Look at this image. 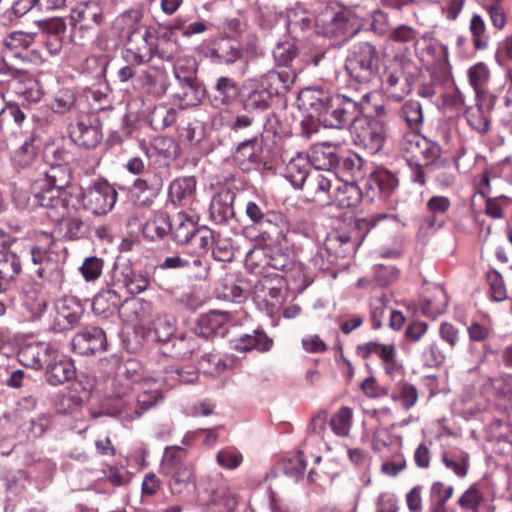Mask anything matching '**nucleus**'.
<instances>
[{
    "label": "nucleus",
    "mask_w": 512,
    "mask_h": 512,
    "mask_svg": "<svg viewBox=\"0 0 512 512\" xmlns=\"http://www.w3.org/2000/svg\"><path fill=\"white\" fill-rule=\"evenodd\" d=\"M150 284L148 277L140 272L133 271L125 266L114 269V285H122L130 294H139L145 291Z\"/></svg>",
    "instance_id": "nucleus-20"
},
{
    "label": "nucleus",
    "mask_w": 512,
    "mask_h": 512,
    "mask_svg": "<svg viewBox=\"0 0 512 512\" xmlns=\"http://www.w3.org/2000/svg\"><path fill=\"white\" fill-rule=\"evenodd\" d=\"M272 249L268 247H254L246 253V266L260 275H273L269 272V260Z\"/></svg>",
    "instance_id": "nucleus-33"
},
{
    "label": "nucleus",
    "mask_w": 512,
    "mask_h": 512,
    "mask_svg": "<svg viewBox=\"0 0 512 512\" xmlns=\"http://www.w3.org/2000/svg\"><path fill=\"white\" fill-rule=\"evenodd\" d=\"M54 351L55 349L48 343L30 342L20 347L17 358L23 366L39 370L51 360Z\"/></svg>",
    "instance_id": "nucleus-13"
},
{
    "label": "nucleus",
    "mask_w": 512,
    "mask_h": 512,
    "mask_svg": "<svg viewBox=\"0 0 512 512\" xmlns=\"http://www.w3.org/2000/svg\"><path fill=\"white\" fill-rule=\"evenodd\" d=\"M391 398L394 401H400L405 410L411 409L418 400L417 388L407 382H400L397 385V390L392 393Z\"/></svg>",
    "instance_id": "nucleus-53"
},
{
    "label": "nucleus",
    "mask_w": 512,
    "mask_h": 512,
    "mask_svg": "<svg viewBox=\"0 0 512 512\" xmlns=\"http://www.w3.org/2000/svg\"><path fill=\"white\" fill-rule=\"evenodd\" d=\"M475 105L466 108L465 116L469 126L479 133L489 129L490 112L495 105V96L475 97Z\"/></svg>",
    "instance_id": "nucleus-15"
},
{
    "label": "nucleus",
    "mask_w": 512,
    "mask_h": 512,
    "mask_svg": "<svg viewBox=\"0 0 512 512\" xmlns=\"http://www.w3.org/2000/svg\"><path fill=\"white\" fill-rule=\"evenodd\" d=\"M0 74L10 76L14 80L19 79L16 83V93L23 96L27 102H38L41 99L43 93L39 84L34 79L28 78L21 69L3 62L0 64Z\"/></svg>",
    "instance_id": "nucleus-16"
},
{
    "label": "nucleus",
    "mask_w": 512,
    "mask_h": 512,
    "mask_svg": "<svg viewBox=\"0 0 512 512\" xmlns=\"http://www.w3.org/2000/svg\"><path fill=\"white\" fill-rule=\"evenodd\" d=\"M75 104V94L70 89H62L58 91L51 100L49 106L51 110L58 114H64L71 110Z\"/></svg>",
    "instance_id": "nucleus-57"
},
{
    "label": "nucleus",
    "mask_w": 512,
    "mask_h": 512,
    "mask_svg": "<svg viewBox=\"0 0 512 512\" xmlns=\"http://www.w3.org/2000/svg\"><path fill=\"white\" fill-rule=\"evenodd\" d=\"M19 256L10 249L0 253V278L12 283L21 273Z\"/></svg>",
    "instance_id": "nucleus-41"
},
{
    "label": "nucleus",
    "mask_w": 512,
    "mask_h": 512,
    "mask_svg": "<svg viewBox=\"0 0 512 512\" xmlns=\"http://www.w3.org/2000/svg\"><path fill=\"white\" fill-rule=\"evenodd\" d=\"M272 100L269 93L257 83L248 94L242 96V106L249 113L262 112L270 107Z\"/></svg>",
    "instance_id": "nucleus-31"
},
{
    "label": "nucleus",
    "mask_w": 512,
    "mask_h": 512,
    "mask_svg": "<svg viewBox=\"0 0 512 512\" xmlns=\"http://www.w3.org/2000/svg\"><path fill=\"white\" fill-rule=\"evenodd\" d=\"M32 200L34 206L55 210L59 216H63L67 209V201L60 194H33Z\"/></svg>",
    "instance_id": "nucleus-54"
},
{
    "label": "nucleus",
    "mask_w": 512,
    "mask_h": 512,
    "mask_svg": "<svg viewBox=\"0 0 512 512\" xmlns=\"http://www.w3.org/2000/svg\"><path fill=\"white\" fill-rule=\"evenodd\" d=\"M84 207L94 215L108 213L117 201V194H79Z\"/></svg>",
    "instance_id": "nucleus-30"
},
{
    "label": "nucleus",
    "mask_w": 512,
    "mask_h": 512,
    "mask_svg": "<svg viewBox=\"0 0 512 512\" xmlns=\"http://www.w3.org/2000/svg\"><path fill=\"white\" fill-rule=\"evenodd\" d=\"M116 395L111 403L113 414L124 421L141 417L163 400V381L160 378L143 377L136 370V363L128 362L118 374Z\"/></svg>",
    "instance_id": "nucleus-1"
},
{
    "label": "nucleus",
    "mask_w": 512,
    "mask_h": 512,
    "mask_svg": "<svg viewBox=\"0 0 512 512\" xmlns=\"http://www.w3.org/2000/svg\"><path fill=\"white\" fill-rule=\"evenodd\" d=\"M398 185L396 176L388 170H378L373 172L366 182V187L370 191L392 192Z\"/></svg>",
    "instance_id": "nucleus-43"
},
{
    "label": "nucleus",
    "mask_w": 512,
    "mask_h": 512,
    "mask_svg": "<svg viewBox=\"0 0 512 512\" xmlns=\"http://www.w3.org/2000/svg\"><path fill=\"white\" fill-rule=\"evenodd\" d=\"M400 118L405 121L411 131L420 132L424 114L422 105L416 100L406 101L399 110Z\"/></svg>",
    "instance_id": "nucleus-38"
},
{
    "label": "nucleus",
    "mask_w": 512,
    "mask_h": 512,
    "mask_svg": "<svg viewBox=\"0 0 512 512\" xmlns=\"http://www.w3.org/2000/svg\"><path fill=\"white\" fill-rule=\"evenodd\" d=\"M493 394L497 401L512 408V374H502L491 379Z\"/></svg>",
    "instance_id": "nucleus-47"
},
{
    "label": "nucleus",
    "mask_w": 512,
    "mask_h": 512,
    "mask_svg": "<svg viewBox=\"0 0 512 512\" xmlns=\"http://www.w3.org/2000/svg\"><path fill=\"white\" fill-rule=\"evenodd\" d=\"M72 348L81 355L106 350V335L99 327H88L78 332L72 339Z\"/></svg>",
    "instance_id": "nucleus-14"
},
{
    "label": "nucleus",
    "mask_w": 512,
    "mask_h": 512,
    "mask_svg": "<svg viewBox=\"0 0 512 512\" xmlns=\"http://www.w3.org/2000/svg\"><path fill=\"white\" fill-rule=\"evenodd\" d=\"M236 90L237 84L233 79L225 76L219 77L216 81L215 93L210 99L212 106L221 108L229 105L235 97Z\"/></svg>",
    "instance_id": "nucleus-34"
},
{
    "label": "nucleus",
    "mask_w": 512,
    "mask_h": 512,
    "mask_svg": "<svg viewBox=\"0 0 512 512\" xmlns=\"http://www.w3.org/2000/svg\"><path fill=\"white\" fill-rule=\"evenodd\" d=\"M273 346V340L262 329H256L253 334H243L233 340V348L239 352H247L253 349L259 352H268Z\"/></svg>",
    "instance_id": "nucleus-25"
},
{
    "label": "nucleus",
    "mask_w": 512,
    "mask_h": 512,
    "mask_svg": "<svg viewBox=\"0 0 512 512\" xmlns=\"http://www.w3.org/2000/svg\"><path fill=\"white\" fill-rule=\"evenodd\" d=\"M346 70L359 83L372 81L379 72V54L368 42L355 44L346 58Z\"/></svg>",
    "instance_id": "nucleus-3"
},
{
    "label": "nucleus",
    "mask_w": 512,
    "mask_h": 512,
    "mask_svg": "<svg viewBox=\"0 0 512 512\" xmlns=\"http://www.w3.org/2000/svg\"><path fill=\"white\" fill-rule=\"evenodd\" d=\"M44 368L45 379L52 386L62 385L75 376L74 364L59 354L57 350L53 352L51 360L47 361Z\"/></svg>",
    "instance_id": "nucleus-18"
},
{
    "label": "nucleus",
    "mask_w": 512,
    "mask_h": 512,
    "mask_svg": "<svg viewBox=\"0 0 512 512\" xmlns=\"http://www.w3.org/2000/svg\"><path fill=\"white\" fill-rule=\"evenodd\" d=\"M446 468L452 470L458 477H465L469 468V455L466 452L459 451L445 453L442 457Z\"/></svg>",
    "instance_id": "nucleus-52"
},
{
    "label": "nucleus",
    "mask_w": 512,
    "mask_h": 512,
    "mask_svg": "<svg viewBox=\"0 0 512 512\" xmlns=\"http://www.w3.org/2000/svg\"><path fill=\"white\" fill-rule=\"evenodd\" d=\"M468 78L471 87L475 92V97L493 96L486 90L490 79L488 66L483 62H478L468 69Z\"/></svg>",
    "instance_id": "nucleus-35"
},
{
    "label": "nucleus",
    "mask_w": 512,
    "mask_h": 512,
    "mask_svg": "<svg viewBox=\"0 0 512 512\" xmlns=\"http://www.w3.org/2000/svg\"><path fill=\"white\" fill-rule=\"evenodd\" d=\"M312 20L304 12L291 11L287 16V28L291 34L295 37L298 36V32H303L311 28Z\"/></svg>",
    "instance_id": "nucleus-61"
},
{
    "label": "nucleus",
    "mask_w": 512,
    "mask_h": 512,
    "mask_svg": "<svg viewBox=\"0 0 512 512\" xmlns=\"http://www.w3.org/2000/svg\"><path fill=\"white\" fill-rule=\"evenodd\" d=\"M283 284L278 273L265 275L255 283L253 300L260 311L271 317L280 311L285 301Z\"/></svg>",
    "instance_id": "nucleus-6"
},
{
    "label": "nucleus",
    "mask_w": 512,
    "mask_h": 512,
    "mask_svg": "<svg viewBox=\"0 0 512 512\" xmlns=\"http://www.w3.org/2000/svg\"><path fill=\"white\" fill-rule=\"evenodd\" d=\"M139 80L142 88L148 94L159 96L166 91L164 76L155 69L144 71Z\"/></svg>",
    "instance_id": "nucleus-48"
},
{
    "label": "nucleus",
    "mask_w": 512,
    "mask_h": 512,
    "mask_svg": "<svg viewBox=\"0 0 512 512\" xmlns=\"http://www.w3.org/2000/svg\"><path fill=\"white\" fill-rule=\"evenodd\" d=\"M70 179L69 170L60 164H56L51 165L45 172L42 182L45 184L47 192L53 189L62 191L68 187Z\"/></svg>",
    "instance_id": "nucleus-39"
},
{
    "label": "nucleus",
    "mask_w": 512,
    "mask_h": 512,
    "mask_svg": "<svg viewBox=\"0 0 512 512\" xmlns=\"http://www.w3.org/2000/svg\"><path fill=\"white\" fill-rule=\"evenodd\" d=\"M58 227L65 239L74 240L83 235L84 223L79 218H66L59 222Z\"/></svg>",
    "instance_id": "nucleus-64"
},
{
    "label": "nucleus",
    "mask_w": 512,
    "mask_h": 512,
    "mask_svg": "<svg viewBox=\"0 0 512 512\" xmlns=\"http://www.w3.org/2000/svg\"><path fill=\"white\" fill-rule=\"evenodd\" d=\"M355 145L370 155L381 151L387 139L386 126L381 119L359 114L351 127Z\"/></svg>",
    "instance_id": "nucleus-5"
},
{
    "label": "nucleus",
    "mask_w": 512,
    "mask_h": 512,
    "mask_svg": "<svg viewBox=\"0 0 512 512\" xmlns=\"http://www.w3.org/2000/svg\"><path fill=\"white\" fill-rule=\"evenodd\" d=\"M229 320L230 314L228 312L212 310L199 318L196 334L204 338H209L213 335L224 336Z\"/></svg>",
    "instance_id": "nucleus-19"
},
{
    "label": "nucleus",
    "mask_w": 512,
    "mask_h": 512,
    "mask_svg": "<svg viewBox=\"0 0 512 512\" xmlns=\"http://www.w3.org/2000/svg\"><path fill=\"white\" fill-rule=\"evenodd\" d=\"M270 151L264 144L263 135L240 142L234 152V159L242 170L270 169Z\"/></svg>",
    "instance_id": "nucleus-9"
},
{
    "label": "nucleus",
    "mask_w": 512,
    "mask_h": 512,
    "mask_svg": "<svg viewBox=\"0 0 512 512\" xmlns=\"http://www.w3.org/2000/svg\"><path fill=\"white\" fill-rule=\"evenodd\" d=\"M237 505L238 497L226 483L211 488L209 507L212 512H234Z\"/></svg>",
    "instance_id": "nucleus-23"
},
{
    "label": "nucleus",
    "mask_w": 512,
    "mask_h": 512,
    "mask_svg": "<svg viewBox=\"0 0 512 512\" xmlns=\"http://www.w3.org/2000/svg\"><path fill=\"white\" fill-rule=\"evenodd\" d=\"M309 166V159L302 153H297L286 164L285 177L294 189H302L309 180Z\"/></svg>",
    "instance_id": "nucleus-24"
},
{
    "label": "nucleus",
    "mask_w": 512,
    "mask_h": 512,
    "mask_svg": "<svg viewBox=\"0 0 512 512\" xmlns=\"http://www.w3.org/2000/svg\"><path fill=\"white\" fill-rule=\"evenodd\" d=\"M161 378L164 385L173 387L177 384H189L198 379V371L193 367H169Z\"/></svg>",
    "instance_id": "nucleus-46"
},
{
    "label": "nucleus",
    "mask_w": 512,
    "mask_h": 512,
    "mask_svg": "<svg viewBox=\"0 0 512 512\" xmlns=\"http://www.w3.org/2000/svg\"><path fill=\"white\" fill-rule=\"evenodd\" d=\"M157 34V30L153 26L143 24L141 29L128 40L127 44L136 45L140 50H142V52H146L154 58L155 51H157L154 37H157Z\"/></svg>",
    "instance_id": "nucleus-42"
},
{
    "label": "nucleus",
    "mask_w": 512,
    "mask_h": 512,
    "mask_svg": "<svg viewBox=\"0 0 512 512\" xmlns=\"http://www.w3.org/2000/svg\"><path fill=\"white\" fill-rule=\"evenodd\" d=\"M176 121V111L165 105L156 106L150 114V124L154 130H164Z\"/></svg>",
    "instance_id": "nucleus-51"
},
{
    "label": "nucleus",
    "mask_w": 512,
    "mask_h": 512,
    "mask_svg": "<svg viewBox=\"0 0 512 512\" xmlns=\"http://www.w3.org/2000/svg\"><path fill=\"white\" fill-rule=\"evenodd\" d=\"M186 456V450L178 447L166 453L162 460L161 469L171 477L170 487L174 494L181 493L194 480L193 467Z\"/></svg>",
    "instance_id": "nucleus-8"
},
{
    "label": "nucleus",
    "mask_w": 512,
    "mask_h": 512,
    "mask_svg": "<svg viewBox=\"0 0 512 512\" xmlns=\"http://www.w3.org/2000/svg\"><path fill=\"white\" fill-rule=\"evenodd\" d=\"M144 11L140 8H129L118 14L112 22V31L121 38L131 39L143 25Z\"/></svg>",
    "instance_id": "nucleus-17"
},
{
    "label": "nucleus",
    "mask_w": 512,
    "mask_h": 512,
    "mask_svg": "<svg viewBox=\"0 0 512 512\" xmlns=\"http://www.w3.org/2000/svg\"><path fill=\"white\" fill-rule=\"evenodd\" d=\"M170 235L177 244L189 243L197 232V223L185 213H178L170 221Z\"/></svg>",
    "instance_id": "nucleus-26"
},
{
    "label": "nucleus",
    "mask_w": 512,
    "mask_h": 512,
    "mask_svg": "<svg viewBox=\"0 0 512 512\" xmlns=\"http://www.w3.org/2000/svg\"><path fill=\"white\" fill-rule=\"evenodd\" d=\"M447 305L448 299L445 290L441 286H435L432 296L421 300L419 309L424 316L436 319L446 312Z\"/></svg>",
    "instance_id": "nucleus-28"
},
{
    "label": "nucleus",
    "mask_w": 512,
    "mask_h": 512,
    "mask_svg": "<svg viewBox=\"0 0 512 512\" xmlns=\"http://www.w3.org/2000/svg\"><path fill=\"white\" fill-rule=\"evenodd\" d=\"M76 143L87 148H94L101 141L102 134L98 127L86 125L83 122L77 123L72 131Z\"/></svg>",
    "instance_id": "nucleus-45"
},
{
    "label": "nucleus",
    "mask_w": 512,
    "mask_h": 512,
    "mask_svg": "<svg viewBox=\"0 0 512 512\" xmlns=\"http://www.w3.org/2000/svg\"><path fill=\"white\" fill-rule=\"evenodd\" d=\"M175 331L176 320L173 316L167 314L158 315L153 320L150 328V333L154 334L155 339L165 345H169Z\"/></svg>",
    "instance_id": "nucleus-36"
},
{
    "label": "nucleus",
    "mask_w": 512,
    "mask_h": 512,
    "mask_svg": "<svg viewBox=\"0 0 512 512\" xmlns=\"http://www.w3.org/2000/svg\"><path fill=\"white\" fill-rule=\"evenodd\" d=\"M296 80V72L290 68L272 69L263 74L258 84L275 98L287 93Z\"/></svg>",
    "instance_id": "nucleus-11"
},
{
    "label": "nucleus",
    "mask_w": 512,
    "mask_h": 512,
    "mask_svg": "<svg viewBox=\"0 0 512 512\" xmlns=\"http://www.w3.org/2000/svg\"><path fill=\"white\" fill-rule=\"evenodd\" d=\"M232 194H215L210 202V215L216 223H224L234 215Z\"/></svg>",
    "instance_id": "nucleus-37"
},
{
    "label": "nucleus",
    "mask_w": 512,
    "mask_h": 512,
    "mask_svg": "<svg viewBox=\"0 0 512 512\" xmlns=\"http://www.w3.org/2000/svg\"><path fill=\"white\" fill-rule=\"evenodd\" d=\"M33 37L29 34L17 31L10 34L5 40L6 47L15 57L16 52L26 51L32 44Z\"/></svg>",
    "instance_id": "nucleus-63"
},
{
    "label": "nucleus",
    "mask_w": 512,
    "mask_h": 512,
    "mask_svg": "<svg viewBox=\"0 0 512 512\" xmlns=\"http://www.w3.org/2000/svg\"><path fill=\"white\" fill-rule=\"evenodd\" d=\"M353 419V411L351 408L344 406L340 408L335 414L332 415L329 425L332 431L340 436L345 437L349 435Z\"/></svg>",
    "instance_id": "nucleus-49"
},
{
    "label": "nucleus",
    "mask_w": 512,
    "mask_h": 512,
    "mask_svg": "<svg viewBox=\"0 0 512 512\" xmlns=\"http://www.w3.org/2000/svg\"><path fill=\"white\" fill-rule=\"evenodd\" d=\"M309 163L317 171L330 170L338 164V156L336 148L330 143H317L314 144L306 155Z\"/></svg>",
    "instance_id": "nucleus-22"
},
{
    "label": "nucleus",
    "mask_w": 512,
    "mask_h": 512,
    "mask_svg": "<svg viewBox=\"0 0 512 512\" xmlns=\"http://www.w3.org/2000/svg\"><path fill=\"white\" fill-rule=\"evenodd\" d=\"M216 461L222 468L234 470L241 465L243 456L236 448L226 447L217 453Z\"/></svg>",
    "instance_id": "nucleus-59"
},
{
    "label": "nucleus",
    "mask_w": 512,
    "mask_h": 512,
    "mask_svg": "<svg viewBox=\"0 0 512 512\" xmlns=\"http://www.w3.org/2000/svg\"><path fill=\"white\" fill-rule=\"evenodd\" d=\"M316 25L320 34L331 38H341L342 41H348L360 29L356 21L344 11L326 10L318 17Z\"/></svg>",
    "instance_id": "nucleus-10"
},
{
    "label": "nucleus",
    "mask_w": 512,
    "mask_h": 512,
    "mask_svg": "<svg viewBox=\"0 0 512 512\" xmlns=\"http://www.w3.org/2000/svg\"><path fill=\"white\" fill-rule=\"evenodd\" d=\"M226 363L222 360L220 355L215 353L204 354L199 361V368L211 376L220 375L226 370Z\"/></svg>",
    "instance_id": "nucleus-56"
},
{
    "label": "nucleus",
    "mask_w": 512,
    "mask_h": 512,
    "mask_svg": "<svg viewBox=\"0 0 512 512\" xmlns=\"http://www.w3.org/2000/svg\"><path fill=\"white\" fill-rule=\"evenodd\" d=\"M484 503V493L476 484L470 485L457 501L458 506L463 512H480Z\"/></svg>",
    "instance_id": "nucleus-44"
},
{
    "label": "nucleus",
    "mask_w": 512,
    "mask_h": 512,
    "mask_svg": "<svg viewBox=\"0 0 512 512\" xmlns=\"http://www.w3.org/2000/svg\"><path fill=\"white\" fill-rule=\"evenodd\" d=\"M195 333L181 334L173 336L169 345L171 346L170 353L173 357L185 358L198 348V338Z\"/></svg>",
    "instance_id": "nucleus-40"
},
{
    "label": "nucleus",
    "mask_w": 512,
    "mask_h": 512,
    "mask_svg": "<svg viewBox=\"0 0 512 512\" xmlns=\"http://www.w3.org/2000/svg\"><path fill=\"white\" fill-rule=\"evenodd\" d=\"M182 67L175 65L174 74L175 77L180 81L182 86L186 89L183 95L184 100L187 101L188 105H197L202 101L205 96L206 90L203 84L197 82L193 77V73L182 76Z\"/></svg>",
    "instance_id": "nucleus-29"
},
{
    "label": "nucleus",
    "mask_w": 512,
    "mask_h": 512,
    "mask_svg": "<svg viewBox=\"0 0 512 512\" xmlns=\"http://www.w3.org/2000/svg\"><path fill=\"white\" fill-rule=\"evenodd\" d=\"M298 50L294 43L286 41L278 43L273 49V57L278 66L288 68L292 61L297 57Z\"/></svg>",
    "instance_id": "nucleus-55"
},
{
    "label": "nucleus",
    "mask_w": 512,
    "mask_h": 512,
    "mask_svg": "<svg viewBox=\"0 0 512 512\" xmlns=\"http://www.w3.org/2000/svg\"><path fill=\"white\" fill-rule=\"evenodd\" d=\"M30 253L32 263L38 266L36 275L59 290L64 281V273L61 267L62 253L54 237L46 232L39 233Z\"/></svg>",
    "instance_id": "nucleus-2"
},
{
    "label": "nucleus",
    "mask_w": 512,
    "mask_h": 512,
    "mask_svg": "<svg viewBox=\"0 0 512 512\" xmlns=\"http://www.w3.org/2000/svg\"><path fill=\"white\" fill-rule=\"evenodd\" d=\"M383 83L386 92L395 100H401L404 95L410 92V85L404 77L403 68L400 63H396L387 68Z\"/></svg>",
    "instance_id": "nucleus-21"
},
{
    "label": "nucleus",
    "mask_w": 512,
    "mask_h": 512,
    "mask_svg": "<svg viewBox=\"0 0 512 512\" xmlns=\"http://www.w3.org/2000/svg\"><path fill=\"white\" fill-rule=\"evenodd\" d=\"M121 304L122 298L116 290H102L94 297L92 310L96 315L107 318L116 313Z\"/></svg>",
    "instance_id": "nucleus-27"
},
{
    "label": "nucleus",
    "mask_w": 512,
    "mask_h": 512,
    "mask_svg": "<svg viewBox=\"0 0 512 512\" xmlns=\"http://www.w3.org/2000/svg\"><path fill=\"white\" fill-rule=\"evenodd\" d=\"M170 220L167 217H156L147 221L142 228L143 235L150 241L163 239L170 234Z\"/></svg>",
    "instance_id": "nucleus-50"
},
{
    "label": "nucleus",
    "mask_w": 512,
    "mask_h": 512,
    "mask_svg": "<svg viewBox=\"0 0 512 512\" xmlns=\"http://www.w3.org/2000/svg\"><path fill=\"white\" fill-rule=\"evenodd\" d=\"M469 30L473 37V43L476 49L482 50L488 46V39L485 36L486 25L483 18L474 14L470 20Z\"/></svg>",
    "instance_id": "nucleus-60"
},
{
    "label": "nucleus",
    "mask_w": 512,
    "mask_h": 512,
    "mask_svg": "<svg viewBox=\"0 0 512 512\" xmlns=\"http://www.w3.org/2000/svg\"><path fill=\"white\" fill-rule=\"evenodd\" d=\"M103 474L105 479L115 487L123 486L129 482V472L123 465L103 466Z\"/></svg>",
    "instance_id": "nucleus-62"
},
{
    "label": "nucleus",
    "mask_w": 512,
    "mask_h": 512,
    "mask_svg": "<svg viewBox=\"0 0 512 512\" xmlns=\"http://www.w3.org/2000/svg\"><path fill=\"white\" fill-rule=\"evenodd\" d=\"M84 308L81 302L74 297H63L56 308L52 328L57 332L72 329L80 320Z\"/></svg>",
    "instance_id": "nucleus-12"
},
{
    "label": "nucleus",
    "mask_w": 512,
    "mask_h": 512,
    "mask_svg": "<svg viewBox=\"0 0 512 512\" xmlns=\"http://www.w3.org/2000/svg\"><path fill=\"white\" fill-rule=\"evenodd\" d=\"M302 97L309 100V105L318 114L322 111L323 108L326 107V105L333 98V96H331L328 92L318 87L305 89L304 91H302Z\"/></svg>",
    "instance_id": "nucleus-58"
},
{
    "label": "nucleus",
    "mask_w": 512,
    "mask_h": 512,
    "mask_svg": "<svg viewBox=\"0 0 512 512\" xmlns=\"http://www.w3.org/2000/svg\"><path fill=\"white\" fill-rule=\"evenodd\" d=\"M361 114L358 103L346 96L335 95L318 114V120L329 128L343 129L355 123Z\"/></svg>",
    "instance_id": "nucleus-7"
},
{
    "label": "nucleus",
    "mask_w": 512,
    "mask_h": 512,
    "mask_svg": "<svg viewBox=\"0 0 512 512\" xmlns=\"http://www.w3.org/2000/svg\"><path fill=\"white\" fill-rule=\"evenodd\" d=\"M391 217L389 214H379L370 218L355 219L350 225L352 229L348 232L334 230L326 238V245L329 249L339 247L338 253L342 255L355 252L366 234L374 228L379 221Z\"/></svg>",
    "instance_id": "nucleus-4"
},
{
    "label": "nucleus",
    "mask_w": 512,
    "mask_h": 512,
    "mask_svg": "<svg viewBox=\"0 0 512 512\" xmlns=\"http://www.w3.org/2000/svg\"><path fill=\"white\" fill-rule=\"evenodd\" d=\"M155 46L157 47L155 57L164 61L172 60L180 49L178 38L171 29H166L163 33L157 34Z\"/></svg>",
    "instance_id": "nucleus-32"
}]
</instances>
